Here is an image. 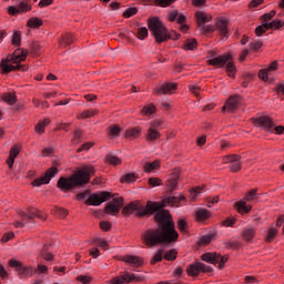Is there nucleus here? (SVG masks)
<instances>
[{
  "instance_id": "2",
  "label": "nucleus",
  "mask_w": 284,
  "mask_h": 284,
  "mask_svg": "<svg viewBox=\"0 0 284 284\" xmlns=\"http://www.w3.org/2000/svg\"><path fill=\"white\" fill-rule=\"evenodd\" d=\"M90 174H94V166H84L69 178L61 176L58 180L57 187L61 190V192H70V190H74V187L88 185V183H90Z\"/></svg>"
},
{
  "instance_id": "10",
  "label": "nucleus",
  "mask_w": 284,
  "mask_h": 284,
  "mask_svg": "<svg viewBox=\"0 0 284 284\" xmlns=\"http://www.w3.org/2000/svg\"><path fill=\"white\" fill-rule=\"evenodd\" d=\"M256 128H262L265 132H274V120L271 116L262 115L253 120Z\"/></svg>"
},
{
  "instance_id": "24",
  "label": "nucleus",
  "mask_w": 284,
  "mask_h": 284,
  "mask_svg": "<svg viewBox=\"0 0 284 284\" xmlns=\"http://www.w3.org/2000/svg\"><path fill=\"white\" fill-rule=\"evenodd\" d=\"M254 236H256V229H254V227L243 229V231L241 233V237L246 243H250V241H254Z\"/></svg>"
},
{
  "instance_id": "18",
  "label": "nucleus",
  "mask_w": 284,
  "mask_h": 284,
  "mask_svg": "<svg viewBox=\"0 0 284 284\" xmlns=\"http://www.w3.org/2000/svg\"><path fill=\"white\" fill-rule=\"evenodd\" d=\"M20 216L22 221H31L32 219H42V221H45V216L37 209H29L28 212L20 213Z\"/></svg>"
},
{
  "instance_id": "34",
  "label": "nucleus",
  "mask_w": 284,
  "mask_h": 284,
  "mask_svg": "<svg viewBox=\"0 0 284 284\" xmlns=\"http://www.w3.org/2000/svg\"><path fill=\"white\" fill-rule=\"evenodd\" d=\"M219 253H204L201 255V260L205 263H211V265H216V258Z\"/></svg>"
},
{
  "instance_id": "30",
  "label": "nucleus",
  "mask_w": 284,
  "mask_h": 284,
  "mask_svg": "<svg viewBox=\"0 0 284 284\" xmlns=\"http://www.w3.org/2000/svg\"><path fill=\"white\" fill-rule=\"evenodd\" d=\"M161 168V161L154 160L153 162H148L143 166V171L146 174H150L151 172H154V170H159Z\"/></svg>"
},
{
  "instance_id": "59",
  "label": "nucleus",
  "mask_w": 284,
  "mask_h": 284,
  "mask_svg": "<svg viewBox=\"0 0 284 284\" xmlns=\"http://www.w3.org/2000/svg\"><path fill=\"white\" fill-rule=\"evenodd\" d=\"M276 17V10H272L268 13H264L261 17V20L264 21V23H267V21H272Z\"/></svg>"
},
{
  "instance_id": "63",
  "label": "nucleus",
  "mask_w": 284,
  "mask_h": 284,
  "mask_svg": "<svg viewBox=\"0 0 284 284\" xmlns=\"http://www.w3.org/2000/svg\"><path fill=\"white\" fill-rule=\"evenodd\" d=\"M148 37V28L141 27L138 29V39L140 41H143Z\"/></svg>"
},
{
  "instance_id": "31",
  "label": "nucleus",
  "mask_w": 284,
  "mask_h": 284,
  "mask_svg": "<svg viewBox=\"0 0 284 284\" xmlns=\"http://www.w3.org/2000/svg\"><path fill=\"white\" fill-rule=\"evenodd\" d=\"M43 26V20L39 17L30 18L27 22V28H31L32 30H38Z\"/></svg>"
},
{
  "instance_id": "11",
  "label": "nucleus",
  "mask_w": 284,
  "mask_h": 284,
  "mask_svg": "<svg viewBox=\"0 0 284 284\" xmlns=\"http://www.w3.org/2000/svg\"><path fill=\"white\" fill-rule=\"evenodd\" d=\"M222 163H231V172H241L243 164L241 163V155L229 154L222 158Z\"/></svg>"
},
{
  "instance_id": "33",
  "label": "nucleus",
  "mask_w": 284,
  "mask_h": 284,
  "mask_svg": "<svg viewBox=\"0 0 284 284\" xmlns=\"http://www.w3.org/2000/svg\"><path fill=\"white\" fill-rule=\"evenodd\" d=\"M258 190L257 189H251L246 192L242 201H245L246 203H252V201H256L258 199Z\"/></svg>"
},
{
  "instance_id": "5",
  "label": "nucleus",
  "mask_w": 284,
  "mask_h": 284,
  "mask_svg": "<svg viewBox=\"0 0 284 284\" xmlns=\"http://www.w3.org/2000/svg\"><path fill=\"white\" fill-rule=\"evenodd\" d=\"M210 272H212L211 266H207L206 264L197 261L193 262L186 267L187 276L193 278H196L199 274H210Z\"/></svg>"
},
{
  "instance_id": "43",
  "label": "nucleus",
  "mask_w": 284,
  "mask_h": 284,
  "mask_svg": "<svg viewBox=\"0 0 284 284\" xmlns=\"http://www.w3.org/2000/svg\"><path fill=\"white\" fill-rule=\"evenodd\" d=\"M268 30H281L284 28V21L281 19H275L272 22H267Z\"/></svg>"
},
{
  "instance_id": "64",
  "label": "nucleus",
  "mask_w": 284,
  "mask_h": 284,
  "mask_svg": "<svg viewBox=\"0 0 284 284\" xmlns=\"http://www.w3.org/2000/svg\"><path fill=\"white\" fill-rule=\"evenodd\" d=\"M48 266L44 264H38L37 267L34 268L36 275L37 274H48Z\"/></svg>"
},
{
  "instance_id": "38",
  "label": "nucleus",
  "mask_w": 284,
  "mask_h": 284,
  "mask_svg": "<svg viewBox=\"0 0 284 284\" xmlns=\"http://www.w3.org/2000/svg\"><path fill=\"white\" fill-rule=\"evenodd\" d=\"M163 254H165V250L159 248V250L154 253V255H153V257H152L150 264H151V265H156V263H161V261H163Z\"/></svg>"
},
{
  "instance_id": "60",
  "label": "nucleus",
  "mask_w": 284,
  "mask_h": 284,
  "mask_svg": "<svg viewBox=\"0 0 284 284\" xmlns=\"http://www.w3.org/2000/svg\"><path fill=\"white\" fill-rule=\"evenodd\" d=\"M261 48H263V41H261V40L250 43L251 52H258V50H261Z\"/></svg>"
},
{
  "instance_id": "16",
  "label": "nucleus",
  "mask_w": 284,
  "mask_h": 284,
  "mask_svg": "<svg viewBox=\"0 0 284 284\" xmlns=\"http://www.w3.org/2000/svg\"><path fill=\"white\" fill-rule=\"evenodd\" d=\"M239 103H241V97L239 95H231L226 102L225 105L222 108V111L225 112H234L236 108H239Z\"/></svg>"
},
{
  "instance_id": "39",
  "label": "nucleus",
  "mask_w": 284,
  "mask_h": 284,
  "mask_svg": "<svg viewBox=\"0 0 284 284\" xmlns=\"http://www.w3.org/2000/svg\"><path fill=\"white\" fill-rule=\"evenodd\" d=\"M226 74L231 79H234L236 77V65H234V62H232L231 60L226 62Z\"/></svg>"
},
{
  "instance_id": "53",
  "label": "nucleus",
  "mask_w": 284,
  "mask_h": 284,
  "mask_svg": "<svg viewBox=\"0 0 284 284\" xmlns=\"http://www.w3.org/2000/svg\"><path fill=\"white\" fill-rule=\"evenodd\" d=\"M203 190H205V185L202 186H196L190 190L191 192V201L194 202L196 201V196H199V194H201V192H203Z\"/></svg>"
},
{
  "instance_id": "37",
  "label": "nucleus",
  "mask_w": 284,
  "mask_h": 284,
  "mask_svg": "<svg viewBox=\"0 0 284 284\" xmlns=\"http://www.w3.org/2000/svg\"><path fill=\"white\" fill-rule=\"evenodd\" d=\"M99 114L98 110H85L82 113L77 115L78 121H81L83 119H92V116H97Z\"/></svg>"
},
{
  "instance_id": "61",
  "label": "nucleus",
  "mask_w": 284,
  "mask_h": 284,
  "mask_svg": "<svg viewBox=\"0 0 284 284\" xmlns=\"http://www.w3.org/2000/svg\"><path fill=\"white\" fill-rule=\"evenodd\" d=\"M226 250H239L241 247V242L239 241H229L225 243Z\"/></svg>"
},
{
  "instance_id": "35",
  "label": "nucleus",
  "mask_w": 284,
  "mask_h": 284,
  "mask_svg": "<svg viewBox=\"0 0 284 284\" xmlns=\"http://www.w3.org/2000/svg\"><path fill=\"white\" fill-rule=\"evenodd\" d=\"M212 215L210 214V211L207 209H202L196 211L195 213V220L201 223V221H207Z\"/></svg>"
},
{
  "instance_id": "28",
  "label": "nucleus",
  "mask_w": 284,
  "mask_h": 284,
  "mask_svg": "<svg viewBox=\"0 0 284 284\" xmlns=\"http://www.w3.org/2000/svg\"><path fill=\"white\" fill-rule=\"evenodd\" d=\"M123 261L124 263L133 265L134 267H140V265H143V260L136 255H126L123 257Z\"/></svg>"
},
{
  "instance_id": "22",
  "label": "nucleus",
  "mask_w": 284,
  "mask_h": 284,
  "mask_svg": "<svg viewBox=\"0 0 284 284\" xmlns=\"http://www.w3.org/2000/svg\"><path fill=\"white\" fill-rule=\"evenodd\" d=\"M234 207L237 210L239 214H250V212H252V205H247L245 200L235 202Z\"/></svg>"
},
{
  "instance_id": "50",
  "label": "nucleus",
  "mask_w": 284,
  "mask_h": 284,
  "mask_svg": "<svg viewBox=\"0 0 284 284\" xmlns=\"http://www.w3.org/2000/svg\"><path fill=\"white\" fill-rule=\"evenodd\" d=\"M53 214L58 217V219H65V216H68L69 212L68 210L63 209V207H59L55 206L53 209Z\"/></svg>"
},
{
  "instance_id": "19",
  "label": "nucleus",
  "mask_w": 284,
  "mask_h": 284,
  "mask_svg": "<svg viewBox=\"0 0 284 284\" xmlns=\"http://www.w3.org/2000/svg\"><path fill=\"white\" fill-rule=\"evenodd\" d=\"M230 22L225 18H216L215 19V27L219 30L221 37H227L230 30L227 29Z\"/></svg>"
},
{
  "instance_id": "3",
  "label": "nucleus",
  "mask_w": 284,
  "mask_h": 284,
  "mask_svg": "<svg viewBox=\"0 0 284 284\" xmlns=\"http://www.w3.org/2000/svg\"><path fill=\"white\" fill-rule=\"evenodd\" d=\"M28 59L27 49H17L12 55H8L0 62L1 74H10V72H16L22 70V72H28V65H22L21 61Z\"/></svg>"
},
{
  "instance_id": "23",
  "label": "nucleus",
  "mask_w": 284,
  "mask_h": 284,
  "mask_svg": "<svg viewBox=\"0 0 284 284\" xmlns=\"http://www.w3.org/2000/svg\"><path fill=\"white\" fill-rule=\"evenodd\" d=\"M169 21L171 23H174V21H176V23L183 24L185 23V21H187V17H185V14H179V11L173 10L169 13Z\"/></svg>"
},
{
  "instance_id": "4",
  "label": "nucleus",
  "mask_w": 284,
  "mask_h": 284,
  "mask_svg": "<svg viewBox=\"0 0 284 284\" xmlns=\"http://www.w3.org/2000/svg\"><path fill=\"white\" fill-rule=\"evenodd\" d=\"M148 28L151 34H153L156 43H165V41H170L171 37L168 32V28L163 24L159 17L149 18Z\"/></svg>"
},
{
  "instance_id": "25",
  "label": "nucleus",
  "mask_w": 284,
  "mask_h": 284,
  "mask_svg": "<svg viewBox=\"0 0 284 284\" xmlns=\"http://www.w3.org/2000/svg\"><path fill=\"white\" fill-rule=\"evenodd\" d=\"M141 207H139V202H131L126 206L123 207L122 214L123 216H131L134 212H139Z\"/></svg>"
},
{
  "instance_id": "32",
  "label": "nucleus",
  "mask_w": 284,
  "mask_h": 284,
  "mask_svg": "<svg viewBox=\"0 0 284 284\" xmlns=\"http://www.w3.org/2000/svg\"><path fill=\"white\" fill-rule=\"evenodd\" d=\"M49 123H50V119L48 118L39 121L34 126V132H37V134H43Z\"/></svg>"
},
{
  "instance_id": "26",
  "label": "nucleus",
  "mask_w": 284,
  "mask_h": 284,
  "mask_svg": "<svg viewBox=\"0 0 284 284\" xmlns=\"http://www.w3.org/2000/svg\"><path fill=\"white\" fill-rule=\"evenodd\" d=\"M162 207H179V200L176 196L165 195L162 201Z\"/></svg>"
},
{
  "instance_id": "52",
  "label": "nucleus",
  "mask_w": 284,
  "mask_h": 284,
  "mask_svg": "<svg viewBox=\"0 0 284 284\" xmlns=\"http://www.w3.org/2000/svg\"><path fill=\"white\" fill-rule=\"evenodd\" d=\"M176 256H179L176 248H171L164 254V261H176Z\"/></svg>"
},
{
  "instance_id": "54",
  "label": "nucleus",
  "mask_w": 284,
  "mask_h": 284,
  "mask_svg": "<svg viewBox=\"0 0 284 284\" xmlns=\"http://www.w3.org/2000/svg\"><path fill=\"white\" fill-rule=\"evenodd\" d=\"M11 44L16 48H19L21 45V31L13 32Z\"/></svg>"
},
{
  "instance_id": "1",
  "label": "nucleus",
  "mask_w": 284,
  "mask_h": 284,
  "mask_svg": "<svg viewBox=\"0 0 284 284\" xmlns=\"http://www.w3.org/2000/svg\"><path fill=\"white\" fill-rule=\"evenodd\" d=\"M158 225L155 229H148L141 235L142 243L146 247H156L159 245H172L179 241V231L172 219L170 211L162 210L154 215Z\"/></svg>"
},
{
  "instance_id": "40",
  "label": "nucleus",
  "mask_w": 284,
  "mask_h": 284,
  "mask_svg": "<svg viewBox=\"0 0 284 284\" xmlns=\"http://www.w3.org/2000/svg\"><path fill=\"white\" fill-rule=\"evenodd\" d=\"M138 179L135 173H126L121 176L120 183H134Z\"/></svg>"
},
{
  "instance_id": "6",
  "label": "nucleus",
  "mask_w": 284,
  "mask_h": 284,
  "mask_svg": "<svg viewBox=\"0 0 284 284\" xmlns=\"http://www.w3.org/2000/svg\"><path fill=\"white\" fill-rule=\"evenodd\" d=\"M159 210H163L162 202H148L144 207H140V210L135 213L138 219H143V216L152 215L156 212L159 214Z\"/></svg>"
},
{
  "instance_id": "9",
  "label": "nucleus",
  "mask_w": 284,
  "mask_h": 284,
  "mask_svg": "<svg viewBox=\"0 0 284 284\" xmlns=\"http://www.w3.org/2000/svg\"><path fill=\"white\" fill-rule=\"evenodd\" d=\"M111 194L108 191H103L100 193H93L89 195L88 200L85 201V205H94L99 206L101 203H105L108 199H110Z\"/></svg>"
},
{
  "instance_id": "57",
  "label": "nucleus",
  "mask_w": 284,
  "mask_h": 284,
  "mask_svg": "<svg viewBox=\"0 0 284 284\" xmlns=\"http://www.w3.org/2000/svg\"><path fill=\"white\" fill-rule=\"evenodd\" d=\"M214 239L213 235H203L197 241V245H210L212 243V240Z\"/></svg>"
},
{
  "instance_id": "45",
  "label": "nucleus",
  "mask_w": 284,
  "mask_h": 284,
  "mask_svg": "<svg viewBox=\"0 0 284 284\" xmlns=\"http://www.w3.org/2000/svg\"><path fill=\"white\" fill-rule=\"evenodd\" d=\"M227 261H230V256L229 255H221V253H217V257H216V265H219V270H223V267H225V263H227Z\"/></svg>"
},
{
  "instance_id": "15",
  "label": "nucleus",
  "mask_w": 284,
  "mask_h": 284,
  "mask_svg": "<svg viewBox=\"0 0 284 284\" xmlns=\"http://www.w3.org/2000/svg\"><path fill=\"white\" fill-rule=\"evenodd\" d=\"M227 61H232V53H226L223 55H219L215 58H212L207 61L209 65H214L216 68H223Z\"/></svg>"
},
{
  "instance_id": "51",
  "label": "nucleus",
  "mask_w": 284,
  "mask_h": 284,
  "mask_svg": "<svg viewBox=\"0 0 284 284\" xmlns=\"http://www.w3.org/2000/svg\"><path fill=\"white\" fill-rule=\"evenodd\" d=\"M141 112L144 116H150L156 112V106L154 104L145 105Z\"/></svg>"
},
{
  "instance_id": "55",
  "label": "nucleus",
  "mask_w": 284,
  "mask_h": 284,
  "mask_svg": "<svg viewBox=\"0 0 284 284\" xmlns=\"http://www.w3.org/2000/svg\"><path fill=\"white\" fill-rule=\"evenodd\" d=\"M148 183L150 187H161V185H163V180L161 178H150Z\"/></svg>"
},
{
  "instance_id": "13",
  "label": "nucleus",
  "mask_w": 284,
  "mask_h": 284,
  "mask_svg": "<svg viewBox=\"0 0 284 284\" xmlns=\"http://www.w3.org/2000/svg\"><path fill=\"white\" fill-rule=\"evenodd\" d=\"M121 207H123V197H114L111 202L106 204L104 207L105 214H119L121 211Z\"/></svg>"
},
{
  "instance_id": "47",
  "label": "nucleus",
  "mask_w": 284,
  "mask_h": 284,
  "mask_svg": "<svg viewBox=\"0 0 284 284\" xmlns=\"http://www.w3.org/2000/svg\"><path fill=\"white\" fill-rule=\"evenodd\" d=\"M267 30H270L267 22H263L261 26L255 28V34L256 37H263Z\"/></svg>"
},
{
  "instance_id": "14",
  "label": "nucleus",
  "mask_w": 284,
  "mask_h": 284,
  "mask_svg": "<svg viewBox=\"0 0 284 284\" xmlns=\"http://www.w3.org/2000/svg\"><path fill=\"white\" fill-rule=\"evenodd\" d=\"M132 281H139V277L134 274L125 273L121 276H115L109 281V284H129Z\"/></svg>"
},
{
  "instance_id": "49",
  "label": "nucleus",
  "mask_w": 284,
  "mask_h": 284,
  "mask_svg": "<svg viewBox=\"0 0 284 284\" xmlns=\"http://www.w3.org/2000/svg\"><path fill=\"white\" fill-rule=\"evenodd\" d=\"M47 248H48V245H44L42 251L40 252V256H42L44 261H49V262L54 261V254L48 252Z\"/></svg>"
},
{
  "instance_id": "8",
  "label": "nucleus",
  "mask_w": 284,
  "mask_h": 284,
  "mask_svg": "<svg viewBox=\"0 0 284 284\" xmlns=\"http://www.w3.org/2000/svg\"><path fill=\"white\" fill-rule=\"evenodd\" d=\"M194 19L197 28H201L204 32H214V29L211 27H205V23H210V21H212V14L205 11H196L194 13Z\"/></svg>"
},
{
  "instance_id": "41",
  "label": "nucleus",
  "mask_w": 284,
  "mask_h": 284,
  "mask_svg": "<svg viewBox=\"0 0 284 284\" xmlns=\"http://www.w3.org/2000/svg\"><path fill=\"white\" fill-rule=\"evenodd\" d=\"M196 48H199L196 39H187L184 41L183 50H196Z\"/></svg>"
},
{
  "instance_id": "48",
  "label": "nucleus",
  "mask_w": 284,
  "mask_h": 284,
  "mask_svg": "<svg viewBox=\"0 0 284 284\" xmlns=\"http://www.w3.org/2000/svg\"><path fill=\"white\" fill-rule=\"evenodd\" d=\"M278 234V230L271 227L267 231L266 237H265V242L266 243H272V241H274V239H276V235Z\"/></svg>"
},
{
  "instance_id": "29",
  "label": "nucleus",
  "mask_w": 284,
  "mask_h": 284,
  "mask_svg": "<svg viewBox=\"0 0 284 284\" xmlns=\"http://www.w3.org/2000/svg\"><path fill=\"white\" fill-rule=\"evenodd\" d=\"M18 274L24 278H31V276H36V271L33 266H22L18 268Z\"/></svg>"
},
{
  "instance_id": "58",
  "label": "nucleus",
  "mask_w": 284,
  "mask_h": 284,
  "mask_svg": "<svg viewBox=\"0 0 284 284\" xmlns=\"http://www.w3.org/2000/svg\"><path fill=\"white\" fill-rule=\"evenodd\" d=\"M30 10H32V6L28 4L27 2H20L18 4L19 14H22V12H30Z\"/></svg>"
},
{
  "instance_id": "44",
  "label": "nucleus",
  "mask_w": 284,
  "mask_h": 284,
  "mask_svg": "<svg viewBox=\"0 0 284 284\" xmlns=\"http://www.w3.org/2000/svg\"><path fill=\"white\" fill-rule=\"evenodd\" d=\"M81 139H83V131H81V129H75L73 131V136L71 139V142L74 145H79V143H81Z\"/></svg>"
},
{
  "instance_id": "56",
  "label": "nucleus",
  "mask_w": 284,
  "mask_h": 284,
  "mask_svg": "<svg viewBox=\"0 0 284 284\" xmlns=\"http://www.w3.org/2000/svg\"><path fill=\"white\" fill-rule=\"evenodd\" d=\"M178 230L181 232V234H187V221L184 219L179 220Z\"/></svg>"
},
{
  "instance_id": "36",
  "label": "nucleus",
  "mask_w": 284,
  "mask_h": 284,
  "mask_svg": "<svg viewBox=\"0 0 284 284\" xmlns=\"http://www.w3.org/2000/svg\"><path fill=\"white\" fill-rule=\"evenodd\" d=\"M72 43H74V38L72 33H65L64 36H62L60 40L61 48H68V45H72Z\"/></svg>"
},
{
  "instance_id": "7",
  "label": "nucleus",
  "mask_w": 284,
  "mask_h": 284,
  "mask_svg": "<svg viewBox=\"0 0 284 284\" xmlns=\"http://www.w3.org/2000/svg\"><path fill=\"white\" fill-rule=\"evenodd\" d=\"M59 174V169L57 166H51L45 171L44 174H42L41 178H38L32 181L31 185L33 187H41V185H48L50 181H52L53 176H57Z\"/></svg>"
},
{
  "instance_id": "17",
  "label": "nucleus",
  "mask_w": 284,
  "mask_h": 284,
  "mask_svg": "<svg viewBox=\"0 0 284 284\" xmlns=\"http://www.w3.org/2000/svg\"><path fill=\"white\" fill-rule=\"evenodd\" d=\"M141 134H143V128L141 126H132L126 129L124 133V138L129 141H136V139H141Z\"/></svg>"
},
{
  "instance_id": "12",
  "label": "nucleus",
  "mask_w": 284,
  "mask_h": 284,
  "mask_svg": "<svg viewBox=\"0 0 284 284\" xmlns=\"http://www.w3.org/2000/svg\"><path fill=\"white\" fill-rule=\"evenodd\" d=\"M179 84L174 82H165L160 87H156L153 89V94H156V97H161L163 94H172L175 90H178Z\"/></svg>"
},
{
  "instance_id": "42",
  "label": "nucleus",
  "mask_w": 284,
  "mask_h": 284,
  "mask_svg": "<svg viewBox=\"0 0 284 284\" xmlns=\"http://www.w3.org/2000/svg\"><path fill=\"white\" fill-rule=\"evenodd\" d=\"M2 100L4 103H8V105H14V103H17V94L12 92L4 93Z\"/></svg>"
},
{
  "instance_id": "62",
  "label": "nucleus",
  "mask_w": 284,
  "mask_h": 284,
  "mask_svg": "<svg viewBox=\"0 0 284 284\" xmlns=\"http://www.w3.org/2000/svg\"><path fill=\"white\" fill-rule=\"evenodd\" d=\"M109 134L111 136H120V134H121V126H119L118 124H114V125L110 126Z\"/></svg>"
},
{
  "instance_id": "46",
  "label": "nucleus",
  "mask_w": 284,
  "mask_h": 284,
  "mask_svg": "<svg viewBox=\"0 0 284 284\" xmlns=\"http://www.w3.org/2000/svg\"><path fill=\"white\" fill-rule=\"evenodd\" d=\"M105 163H109V165H121V159L116 155L108 154L105 156Z\"/></svg>"
},
{
  "instance_id": "27",
  "label": "nucleus",
  "mask_w": 284,
  "mask_h": 284,
  "mask_svg": "<svg viewBox=\"0 0 284 284\" xmlns=\"http://www.w3.org/2000/svg\"><path fill=\"white\" fill-rule=\"evenodd\" d=\"M159 139H161V132L149 128L145 134V141L148 143H154V141H159Z\"/></svg>"
},
{
  "instance_id": "20",
  "label": "nucleus",
  "mask_w": 284,
  "mask_h": 284,
  "mask_svg": "<svg viewBox=\"0 0 284 284\" xmlns=\"http://www.w3.org/2000/svg\"><path fill=\"white\" fill-rule=\"evenodd\" d=\"M179 173H171L166 181V190L168 192H174L176 186L179 185Z\"/></svg>"
},
{
  "instance_id": "21",
  "label": "nucleus",
  "mask_w": 284,
  "mask_h": 284,
  "mask_svg": "<svg viewBox=\"0 0 284 284\" xmlns=\"http://www.w3.org/2000/svg\"><path fill=\"white\" fill-rule=\"evenodd\" d=\"M21 154V149L18 146H12L9 151V158L7 159V165L9 170H12L14 168V159H17V155Z\"/></svg>"
}]
</instances>
